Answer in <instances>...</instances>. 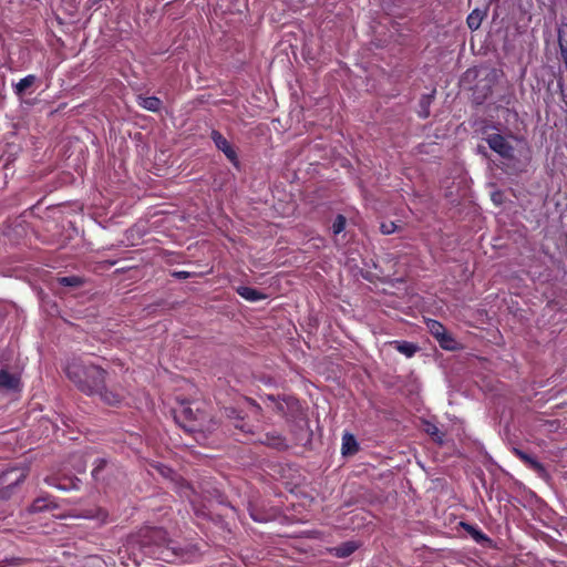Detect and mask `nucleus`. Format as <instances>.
I'll list each match as a JSON object with an SVG mask.
<instances>
[{"mask_svg":"<svg viewBox=\"0 0 567 567\" xmlns=\"http://www.w3.org/2000/svg\"><path fill=\"white\" fill-rule=\"evenodd\" d=\"M68 378L83 392L93 395L105 379V371L81 359H73L65 367Z\"/></svg>","mask_w":567,"mask_h":567,"instance_id":"f257e3e1","label":"nucleus"},{"mask_svg":"<svg viewBox=\"0 0 567 567\" xmlns=\"http://www.w3.org/2000/svg\"><path fill=\"white\" fill-rule=\"evenodd\" d=\"M176 419L188 432H205L214 429L212 421L206 420V414L199 410L197 404L183 405Z\"/></svg>","mask_w":567,"mask_h":567,"instance_id":"f03ea898","label":"nucleus"},{"mask_svg":"<svg viewBox=\"0 0 567 567\" xmlns=\"http://www.w3.org/2000/svg\"><path fill=\"white\" fill-rule=\"evenodd\" d=\"M25 467H11L0 474V498L8 499L27 477Z\"/></svg>","mask_w":567,"mask_h":567,"instance_id":"7ed1b4c3","label":"nucleus"},{"mask_svg":"<svg viewBox=\"0 0 567 567\" xmlns=\"http://www.w3.org/2000/svg\"><path fill=\"white\" fill-rule=\"evenodd\" d=\"M488 146L502 157H513L514 148L509 141L501 134L493 133L486 137Z\"/></svg>","mask_w":567,"mask_h":567,"instance_id":"20e7f679","label":"nucleus"},{"mask_svg":"<svg viewBox=\"0 0 567 567\" xmlns=\"http://www.w3.org/2000/svg\"><path fill=\"white\" fill-rule=\"evenodd\" d=\"M212 138L216 147L221 151L231 163L237 165V154L229 142L217 131L212 132Z\"/></svg>","mask_w":567,"mask_h":567,"instance_id":"39448f33","label":"nucleus"},{"mask_svg":"<svg viewBox=\"0 0 567 567\" xmlns=\"http://www.w3.org/2000/svg\"><path fill=\"white\" fill-rule=\"evenodd\" d=\"M93 394H99L101 396V399L106 404H110V405H116L123 399L122 394L115 393L113 391H110V390L105 389L104 388V381L101 383L100 389L97 391H95Z\"/></svg>","mask_w":567,"mask_h":567,"instance_id":"423d86ee","label":"nucleus"},{"mask_svg":"<svg viewBox=\"0 0 567 567\" xmlns=\"http://www.w3.org/2000/svg\"><path fill=\"white\" fill-rule=\"evenodd\" d=\"M137 103L143 109L151 111V112H157L162 106V101L156 96H138Z\"/></svg>","mask_w":567,"mask_h":567,"instance_id":"0eeeda50","label":"nucleus"},{"mask_svg":"<svg viewBox=\"0 0 567 567\" xmlns=\"http://www.w3.org/2000/svg\"><path fill=\"white\" fill-rule=\"evenodd\" d=\"M20 380L17 375L10 374L7 371L0 372V386L8 390H18Z\"/></svg>","mask_w":567,"mask_h":567,"instance_id":"6e6552de","label":"nucleus"},{"mask_svg":"<svg viewBox=\"0 0 567 567\" xmlns=\"http://www.w3.org/2000/svg\"><path fill=\"white\" fill-rule=\"evenodd\" d=\"M237 292L240 297L251 302L265 299V296L261 292L247 286L238 287Z\"/></svg>","mask_w":567,"mask_h":567,"instance_id":"1a4fd4ad","label":"nucleus"},{"mask_svg":"<svg viewBox=\"0 0 567 567\" xmlns=\"http://www.w3.org/2000/svg\"><path fill=\"white\" fill-rule=\"evenodd\" d=\"M357 548L358 546L354 542H347L333 548V551L337 557L344 558L350 556Z\"/></svg>","mask_w":567,"mask_h":567,"instance_id":"9d476101","label":"nucleus"},{"mask_svg":"<svg viewBox=\"0 0 567 567\" xmlns=\"http://www.w3.org/2000/svg\"><path fill=\"white\" fill-rule=\"evenodd\" d=\"M484 13L480 10H473L466 19V23L471 30H477L483 21Z\"/></svg>","mask_w":567,"mask_h":567,"instance_id":"9b49d317","label":"nucleus"},{"mask_svg":"<svg viewBox=\"0 0 567 567\" xmlns=\"http://www.w3.org/2000/svg\"><path fill=\"white\" fill-rule=\"evenodd\" d=\"M395 349L403 353L404 355H406L408 358H411L412 355H414V353L416 352L417 350V347L414 346L413 343L411 342H405V341H394L393 342Z\"/></svg>","mask_w":567,"mask_h":567,"instance_id":"f8f14e48","label":"nucleus"},{"mask_svg":"<svg viewBox=\"0 0 567 567\" xmlns=\"http://www.w3.org/2000/svg\"><path fill=\"white\" fill-rule=\"evenodd\" d=\"M357 451V441L353 435L344 434L342 437V454H353Z\"/></svg>","mask_w":567,"mask_h":567,"instance_id":"ddd939ff","label":"nucleus"},{"mask_svg":"<svg viewBox=\"0 0 567 567\" xmlns=\"http://www.w3.org/2000/svg\"><path fill=\"white\" fill-rule=\"evenodd\" d=\"M426 327L435 339L442 337L443 332L446 331L445 327L441 322L433 319H429L426 321Z\"/></svg>","mask_w":567,"mask_h":567,"instance_id":"4468645a","label":"nucleus"},{"mask_svg":"<svg viewBox=\"0 0 567 567\" xmlns=\"http://www.w3.org/2000/svg\"><path fill=\"white\" fill-rule=\"evenodd\" d=\"M35 81L34 75H27L25 78L21 79L14 86L17 94H23L28 87H30Z\"/></svg>","mask_w":567,"mask_h":567,"instance_id":"2eb2a0df","label":"nucleus"},{"mask_svg":"<svg viewBox=\"0 0 567 567\" xmlns=\"http://www.w3.org/2000/svg\"><path fill=\"white\" fill-rule=\"evenodd\" d=\"M440 346L445 350H454L456 349L457 342L453 339L447 331H444L442 337L436 339Z\"/></svg>","mask_w":567,"mask_h":567,"instance_id":"dca6fc26","label":"nucleus"},{"mask_svg":"<svg viewBox=\"0 0 567 567\" xmlns=\"http://www.w3.org/2000/svg\"><path fill=\"white\" fill-rule=\"evenodd\" d=\"M51 502L47 497L38 498L31 505L32 512H41L50 507Z\"/></svg>","mask_w":567,"mask_h":567,"instance_id":"f3484780","label":"nucleus"},{"mask_svg":"<svg viewBox=\"0 0 567 567\" xmlns=\"http://www.w3.org/2000/svg\"><path fill=\"white\" fill-rule=\"evenodd\" d=\"M425 431L430 434L436 442H443V433L437 429L434 424H426Z\"/></svg>","mask_w":567,"mask_h":567,"instance_id":"a211bd4d","label":"nucleus"},{"mask_svg":"<svg viewBox=\"0 0 567 567\" xmlns=\"http://www.w3.org/2000/svg\"><path fill=\"white\" fill-rule=\"evenodd\" d=\"M346 228V218L341 215H339L332 225V231L334 235L340 234Z\"/></svg>","mask_w":567,"mask_h":567,"instance_id":"6ab92c4d","label":"nucleus"},{"mask_svg":"<svg viewBox=\"0 0 567 567\" xmlns=\"http://www.w3.org/2000/svg\"><path fill=\"white\" fill-rule=\"evenodd\" d=\"M58 280L63 286L75 287L81 285V279L76 276L61 277Z\"/></svg>","mask_w":567,"mask_h":567,"instance_id":"aec40b11","label":"nucleus"},{"mask_svg":"<svg viewBox=\"0 0 567 567\" xmlns=\"http://www.w3.org/2000/svg\"><path fill=\"white\" fill-rule=\"evenodd\" d=\"M107 464V461L105 458H99L95 461L94 463V467L92 470V476L95 478V480H99L100 478V472L101 470Z\"/></svg>","mask_w":567,"mask_h":567,"instance_id":"412c9836","label":"nucleus"},{"mask_svg":"<svg viewBox=\"0 0 567 567\" xmlns=\"http://www.w3.org/2000/svg\"><path fill=\"white\" fill-rule=\"evenodd\" d=\"M380 229L382 234L390 235L396 230V224L394 221H384L381 224Z\"/></svg>","mask_w":567,"mask_h":567,"instance_id":"4be33fe9","label":"nucleus"},{"mask_svg":"<svg viewBox=\"0 0 567 567\" xmlns=\"http://www.w3.org/2000/svg\"><path fill=\"white\" fill-rule=\"evenodd\" d=\"M515 454L522 460L524 461L526 464L530 462V460L533 458L530 455L526 454L525 452L520 451V450H517L515 449L514 450Z\"/></svg>","mask_w":567,"mask_h":567,"instance_id":"5701e85b","label":"nucleus"},{"mask_svg":"<svg viewBox=\"0 0 567 567\" xmlns=\"http://www.w3.org/2000/svg\"><path fill=\"white\" fill-rule=\"evenodd\" d=\"M532 468H534L535 471L537 472H544V467L543 465L537 461L535 460L534 457L530 460L529 463H527Z\"/></svg>","mask_w":567,"mask_h":567,"instance_id":"b1692460","label":"nucleus"},{"mask_svg":"<svg viewBox=\"0 0 567 567\" xmlns=\"http://www.w3.org/2000/svg\"><path fill=\"white\" fill-rule=\"evenodd\" d=\"M269 444L277 449H281L285 446V442L280 436L275 437L274 441L270 442Z\"/></svg>","mask_w":567,"mask_h":567,"instance_id":"393cba45","label":"nucleus"},{"mask_svg":"<svg viewBox=\"0 0 567 567\" xmlns=\"http://www.w3.org/2000/svg\"><path fill=\"white\" fill-rule=\"evenodd\" d=\"M159 471H161L162 475H164V476L168 475L172 472L169 468L164 467V466L161 467Z\"/></svg>","mask_w":567,"mask_h":567,"instance_id":"a878e982","label":"nucleus"},{"mask_svg":"<svg viewBox=\"0 0 567 567\" xmlns=\"http://www.w3.org/2000/svg\"><path fill=\"white\" fill-rule=\"evenodd\" d=\"M76 471H78L79 473H83V472L85 471V465H84V464H81V465L76 468Z\"/></svg>","mask_w":567,"mask_h":567,"instance_id":"bb28decb","label":"nucleus"},{"mask_svg":"<svg viewBox=\"0 0 567 567\" xmlns=\"http://www.w3.org/2000/svg\"><path fill=\"white\" fill-rule=\"evenodd\" d=\"M84 379L89 380L90 382H93V381H94V379H93L90 374H86V375L84 377Z\"/></svg>","mask_w":567,"mask_h":567,"instance_id":"cd10ccee","label":"nucleus"},{"mask_svg":"<svg viewBox=\"0 0 567 567\" xmlns=\"http://www.w3.org/2000/svg\"><path fill=\"white\" fill-rule=\"evenodd\" d=\"M176 275H177L178 277H186V276H187V274H186V272H177Z\"/></svg>","mask_w":567,"mask_h":567,"instance_id":"c85d7f7f","label":"nucleus"},{"mask_svg":"<svg viewBox=\"0 0 567 567\" xmlns=\"http://www.w3.org/2000/svg\"><path fill=\"white\" fill-rule=\"evenodd\" d=\"M497 196H498V194H494V195H493V200H494V202L498 200V197H497Z\"/></svg>","mask_w":567,"mask_h":567,"instance_id":"c756f323","label":"nucleus"},{"mask_svg":"<svg viewBox=\"0 0 567 567\" xmlns=\"http://www.w3.org/2000/svg\"><path fill=\"white\" fill-rule=\"evenodd\" d=\"M497 196H498V194H494V195H493V200H494V202L498 200V197H497Z\"/></svg>","mask_w":567,"mask_h":567,"instance_id":"7c9ffc66","label":"nucleus"}]
</instances>
